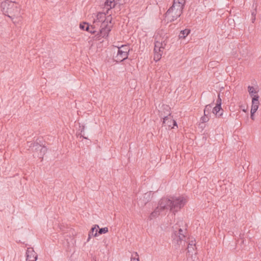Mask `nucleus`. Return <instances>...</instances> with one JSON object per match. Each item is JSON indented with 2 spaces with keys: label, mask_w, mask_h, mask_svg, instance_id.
<instances>
[{
  "label": "nucleus",
  "mask_w": 261,
  "mask_h": 261,
  "mask_svg": "<svg viewBox=\"0 0 261 261\" xmlns=\"http://www.w3.org/2000/svg\"><path fill=\"white\" fill-rule=\"evenodd\" d=\"M187 202L184 197H172L170 198H163L159 201L160 208L161 210H169L175 214L180 209L184 206Z\"/></svg>",
  "instance_id": "f257e3e1"
},
{
  "label": "nucleus",
  "mask_w": 261,
  "mask_h": 261,
  "mask_svg": "<svg viewBox=\"0 0 261 261\" xmlns=\"http://www.w3.org/2000/svg\"><path fill=\"white\" fill-rule=\"evenodd\" d=\"M3 14L12 20L21 17L20 8L18 4L13 2L5 1L1 4Z\"/></svg>",
  "instance_id": "f03ea898"
},
{
  "label": "nucleus",
  "mask_w": 261,
  "mask_h": 261,
  "mask_svg": "<svg viewBox=\"0 0 261 261\" xmlns=\"http://www.w3.org/2000/svg\"><path fill=\"white\" fill-rule=\"evenodd\" d=\"M186 0H174L171 7L166 12V16L173 21L179 17L182 13Z\"/></svg>",
  "instance_id": "7ed1b4c3"
},
{
  "label": "nucleus",
  "mask_w": 261,
  "mask_h": 261,
  "mask_svg": "<svg viewBox=\"0 0 261 261\" xmlns=\"http://www.w3.org/2000/svg\"><path fill=\"white\" fill-rule=\"evenodd\" d=\"M187 229L178 228L177 230H174L172 234V243L175 246L176 248L178 247L183 243L185 244L186 234Z\"/></svg>",
  "instance_id": "20e7f679"
},
{
  "label": "nucleus",
  "mask_w": 261,
  "mask_h": 261,
  "mask_svg": "<svg viewBox=\"0 0 261 261\" xmlns=\"http://www.w3.org/2000/svg\"><path fill=\"white\" fill-rule=\"evenodd\" d=\"M29 146L33 152H36L37 153L36 155L40 159L43 158L47 150L45 146H42L37 142H30Z\"/></svg>",
  "instance_id": "39448f33"
},
{
  "label": "nucleus",
  "mask_w": 261,
  "mask_h": 261,
  "mask_svg": "<svg viewBox=\"0 0 261 261\" xmlns=\"http://www.w3.org/2000/svg\"><path fill=\"white\" fill-rule=\"evenodd\" d=\"M108 20L107 21H103L101 23V29L95 35L96 39L99 40L100 37L105 38L108 36L109 32L112 28V24H108Z\"/></svg>",
  "instance_id": "423d86ee"
},
{
  "label": "nucleus",
  "mask_w": 261,
  "mask_h": 261,
  "mask_svg": "<svg viewBox=\"0 0 261 261\" xmlns=\"http://www.w3.org/2000/svg\"><path fill=\"white\" fill-rule=\"evenodd\" d=\"M129 51V47L127 45H122L118 48L117 55L116 56L117 62H122L128 58Z\"/></svg>",
  "instance_id": "0eeeda50"
},
{
  "label": "nucleus",
  "mask_w": 261,
  "mask_h": 261,
  "mask_svg": "<svg viewBox=\"0 0 261 261\" xmlns=\"http://www.w3.org/2000/svg\"><path fill=\"white\" fill-rule=\"evenodd\" d=\"M161 118L163 119V126H168V128H173L174 126H177L176 122L173 119V117L165 116L161 113Z\"/></svg>",
  "instance_id": "6e6552de"
},
{
  "label": "nucleus",
  "mask_w": 261,
  "mask_h": 261,
  "mask_svg": "<svg viewBox=\"0 0 261 261\" xmlns=\"http://www.w3.org/2000/svg\"><path fill=\"white\" fill-rule=\"evenodd\" d=\"M26 257L27 261H36L38 255L33 248H28L26 252Z\"/></svg>",
  "instance_id": "1a4fd4ad"
},
{
  "label": "nucleus",
  "mask_w": 261,
  "mask_h": 261,
  "mask_svg": "<svg viewBox=\"0 0 261 261\" xmlns=\"http://www.w3.org/2000/svg\"><path fill=\"white\" fill-rule=\"evenodd\" d=\"M248 90L250 96L252 97V104L253 100L255 99L256 100L257 105H259V96L257 94L258 90H256L253 87L250 86L248 87Z\"/></svg>",
  "instance_id": "9d476101"
},
{
  "label": "nucleus",
  "mask_w": 261,
  "mask_h": 261,
  "mask_svg": "<svg viewBox=\"0 0 261 261\" xmlns=\"http://www.w3.org/2000/svg\"><path fill=\"white\" fill-rule=\"evenodd\" d=\"M256 101V100L255 99H254L253 100V103L252 105L251 109L250 118L253 120H254V114L257 110V109L258 108V106H259V105H257V103Z\"/></svg>",
  "instance_id": "9b49d317"
},
{
  "label": "nucleus",
  "mask_w": 261,
  "mask_h": 261,
  "mask_svg": "<svg viewBox=\"0 0 261 261\" xmlns=\"http://www.w3.org/2000/svg\"><path fill=\"white\" fill-rule=\"evenodd\" d=\"M223 110L222 109L221 107L216 105V106L212 109V112L215 115L216 117L219 118L223 114Z\"/></svg>",
  "instance_id": "f8f14e48"
},
{
  "label": "nucleus",
  "mask_w": 261,
  "mask_h": 261,
  "mask_svg": "<svg viewBox=\"0 0 261 261\" xmlns=\"http://www.w3.org/2000/svg\"><path fill=\"white\" fill-rule=\"evenodd\" d=\"M157 37L155 38L154 52H162L163 44L160 43L159 40H156Z\"/></svg>",
  "instance_id": "ddd939ff"
},
{
  "label": "nucleus",
  "mask_w": 261,
  "mask_h": 261,
  "mask_svg": "<svg viewBox=\"0 0 261 261\" xmlns=\"http://www.w3.org/2000/svg\"><path fill=\"white\" fill-rule=\"evenodd\" d=\"M99 228V226L98 225H95L93 227H92L89 232L88 238L87 239V242L90 241L91 239V233H92V236L94 237L97 236V229Z\"/></svg>",
  "instance_id": "4468645a"
},
{
  "label": "nucleus",
  "mask_w": 261,
  "mask_h": 261,
  "mask_svg": "<svg viewBox=\"0 0 261 261\" xmlns=\"http://www.w3.org/2000/svg\"><path fill=\"white\" fill-rule=\"evenodd\" d=\"M163 211V210H161L160 208V204H159L158 206L154 210V211L153 212H152L150 214V215L149 217V219L152 220V219L156 217L157 216H158L160 215V212Z\"/></svg>",
  "instance_id": "2eb2a0df"
},
{
  "label": "nucleus",
  "mask_w": 261,
  "mask_h": 261,
  "mask_svg": "<svg viewBox=\"0 0 261 261\" xmlns=\"http://www.w3.org/2000/svg\"><path fill=\"white\" fill-rule=\"evenodd\" d=\"M107 19L108 20V21H109L110 23H111V18H110V19H109L108 18H106L105 14L102 13H99L98 14H97V20H98L99 22H102V23L103 21H107Z\"/></svg>",
  "instance_id": "dca6fc26"
},
{
  "label": "nucleus",
  "mask_w": 261,
  "mask_h": 261,
  "mask_svg": "<svg viewBox=\"0 0 261 261\" xmlns=\"http://www.w3.org/2000/svg\"><path fill=\"white\" fill-rule=\"evenodd\" d=\"M163 111H159V113H160L159 115H160V117H161V113H163V115H165V116H168V117L171 116V113L170 112V108L168 106L164 105L163 106Z\"/></svg>",
  "instance_id": "f3484780"
},
{
  "label": "nucleus",
  "mask_w": 261,
  "mask_h": 261,
  "mask_svg": "<svg viewBox=\"0 0 261 261\" xmlns=\"http://www.w3.org/2000/svg\"><path fill=\"white\" fill-rule=\"evenodd\" d=\"M190 33V30L189 29H185L184 30H182L180 31V34L179 35V37L180 38H185L186 36H187L189 33Z\"/></svg>",
  "instance_id": "a211bd4d"
},
{
  "label": "nucleus",
  "mask_w": 261,
  "mask_h": 261,
  "mask_svg": "<svg viewBox=\"0 0 261 261\" xmlns=\"http://www.w3.org/2000/svg\"><path fill=\"white\" fill-rule=\"evenodd\" d=\"M114 2V0H106L105 3V6L110 7V9L114 8L115 5Z\"/></svg>",
  "instance_id": "6ab92c4d"
},
{
  "label": "nucleus",
  "mask_w": 261,
  "mask_h": 261,
  "mask_svg": "<svg viewBox=\"0 0 261 261\" xmlns=\"http://www.w3.org/2000/svg\"><path fill=\"white\" fill-rule=\"evenodd\" d=\"M80 129L79 130H80V133L77 135V136L80 138H83L85 139H87L88 138L84 136V129H85V126L83 125L82 126H80Z\"/></svg>",
  "instance_id": "aec40b11"
},
{
  "label": "nucleus",
  "mask_w": 261,
  "mask_h": 261,
  "mask_svg": "<svg viewBox=\"0 0 261 261\" xmlns=\"http://www.w3.org/2000/svg\"><path fill=\"white\" fill-rule=\"evenodd\" d=\"M212 109V106L211 104L207 105L205 107V109L204 110V114L208 115H210Z\"/></svg>",
  "instance_id": "412c9836"
},
{
  "label": "nucleus",
  "mask_w": 261,
  "mask_h": 261,
  "mask_svg": "<svg viewBox=\"0 0 261 261\" xmlns=\"http://www.w3.org/2000/svg\"><path fill=\"white\" fill-rule=\"evenodd\" d=\"M209 115L204 114V116H202L201 119L200 121L202 123H205L207 122L209 120Z\"/></svg>",
  "instance_id": "4be33fe9"
},
{
  "label": "nucleus",
  "mask_w": 261,
  "mask_h": 261,
  "mask_svg": "<svg viewBox=\"0 0 261 261\" xmlns=\"http://www.w3.org/2000/svg\"><path fill=\"white\" fill-rule=\"evenodd\" d=\"M154 60L155 61H159L161 59V54L160 52H154Z\"/></svg>",
  "instance_id": "5701e85b"
},
{
  "label": "nucleus",
  "mask_w": 261,
  "mask_h": 261,
  "mask_svg": "<svg viewBox=\"0 0 261 261\" xmlns=\"http://www.w3.org/2000/svg\"><path fill=\"white\" fill-rule=\"evenodd\" d=\"M99 230L98 231V233L100 234L106 233L108 232V228L107 227H103L101 228H98Z\"/></svg>",
  "instance_id": "b1692460"
},
{
  "label": "nucleus",
  "mask_w": 261,
  "mask_h": 261,
  "mask_svg": "<svg viewBox=\"0 0 261 261\" xmlns=\"http://www.w3.org/2000/svg\"><path fill=\"white\" fill-rule=\"evenodd\" d=\"M88 32L92 34H95L96 32V30L95 29V25H90V30H89Z\"/></svg>",
  "instance_id": "393cba45"
},
{
  "label": "nucleus",
  "mask_w": 261,
  "mask_h": 261,
  "mask_svg": "<svg viewBox=\"0 0 261 261\" xmlns=\"http://www.w3.org/2000/svg\"><path fill=\"white\" fill-rule=\"evenodd\" d=\"M130 261H140L139 258V255L137 252L135 253V256H132L131 257V260Z\"/></svg>",
  "instance_id": "a878e982"
},
{
  "label": "nucleus",
  "mask_w": 261,
  "mask_h": 261,
  "mask_svg": "<svg viewBox=\"0 0 261 261\" xmlns=\"http://www.w3.org/2000/svg\"><path fill=\"white\" fill-rule=\"evenodd\" d=\"M221 104L222 100L221 98H220V94H219L218 96V99L217 100L216 105L219 106V107H221Z\"/></svg>",
  "instance_id": "bb28decb"
},
{
  "label": "nucleus",
  "mask_w": 261,
  "mask_h": 261,
  "mask_svg": "<svg viewBox=\"0 0 261 261\" xmlns=\"http://www.w3.org/2000/svg\"><path fill=\"white\" fill-rule=\"evenodd\" d=\"M151 193L149 192V193H147L144 194V198L147 199V201L145 202V203H147L149 200L150 199V195Z\"/></svg>",
  "instance_id": "cd10ccee"
},
{
  "label": "nucleus",
  "mask_w": 261,
  "mask_h": 261,
  "mask_svg": "<svg viewBox=\"0 0 261 261\" xmlns=\"http://www.w3.org/2000/svg\"><path fill=\"white\" fill-rule=\"evenodd\" d=\"M86 24H87V22H83V23H80V28L81 30H85Z\"/></svg>",
  "instance_id": "c85d7f7f"
},
{
  "label": "nucleus",
  "mask_w": 261,
  "mask_h": 261,
  "mask_svg": "<svg viewBox=\"0 0 261 261\" xmlns=\"http://www.w3.org/2000/svg\"><path fill=\"white\" fill-rule=\"evenodd\" d=\"M187 250H188V252L189 253L190 252H193V251L194 250V248L193 246H191L190 245H189L188 246V247H187Z\"/></svg>",
  "instance_id": "c756f323"
},
{
  "label": "nucleus",
  "mask_w": 261,
  "mask_h": 261,
  "mask_svg": "<svg viewBox=\"0 0 261 261\" xmlns=\"http://www.w3.org/2000/svg\"><path fill=\"white\" fill-rule=\"evenodd\" d=\"M188 244L189 245H190L192 247H195L196 246V241L195 240H191L189 242Z\"/></svg>",
  "instance_id": "7c9ffc66"
},
{
  "label": "nucleus",
  "mask_w": 261,
  "mask_h": 261,
  "mask_svg": "<svg viewBox=\"0 0 261 261\" xmlns=\"http://www.w3.org/2000/svg\"><path fill=\"white\" fill-rule=\"evenodd\" d=\"M160 43H162L163 44V46H162V49H164L165 46L166 45V42L165 41V40H164V41H160Z\"/></svg>",
  "instance_id": "2f4dec72"
},
{
  "label": "nucleus",
  "mask_w": 261,
  "mask_h": 261,
  "mask_svg": "<svg viewBox=\"0 0 261 261\" xmlns=\"http://www.w3.org/2000/svg\"><path fill=\"white\" fill-rule=\"evenodd\" d=\"M86 25V26L85 27V30L88 32L89 30H90V25L88 23H87V24Z\"/></svg>",
  "instance_id": "473e14b6"
},
{
  "label": "nucleus",
  "mask_w": 261,
  "mask_h": 261,
  "mask_svg": "<svg viewBox=\"0 0 261 261\" xmlns=\"http://www.w3.org/2000/svg\"><path fill=\"white\" fill-rule=\"evenodd\" d=\"M255 15H256V11H253L252 12V16L253 17H254V16H255Z\"/></svg>",
  "instance_id": "72a5a7b5"
},
{
  "label": "nucleus",
  "mask_w": 261,
  "mask_h": 261,
  "mask_svg": "<svg viewBox=\"0 0 261 261\" xmlns=\"http://www.w3.org/2000/svg\"><path fill=\"white\" fill-rule=\"evenodd\" d=\"M255 17L252 18V22H254V21L255 20Z\"/></svg>",
  "instance_id": "f704fd0d"
},
{
  "label": "nucleus",
  "mask_w": 261,
  "mask_h": 261,
  "mask_svg": "<svg viewBox=\"0 0 261 261\" xmlns=\"http://www.w3.org/2000/svg\"><path fill=\"white\" fill-rule=\"evenodd\" d=\"M91 236H92V233H91Z\"/></svg>",
  "instance_id": "c9c22d12"
}]
</instances>
